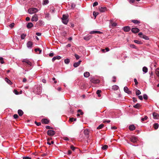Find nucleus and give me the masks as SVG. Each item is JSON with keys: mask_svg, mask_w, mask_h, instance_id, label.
<instances>
[{"mask_svg": "<svg viewBox=\"0 0 159 159\" xmlns=\"http://www.w3.org/2000/svg\"><path fill=\"white\" fill-rule=\"evenodd\" d=\"M143 98L145 100H147L148 97L147 95L146 94H144L143 95Z\"/></svg>", "mask_w": 159, "mask_h": 159, "instance_id": "obj_49", "label": "nucleus"}, {"mask_svg": "<svg viewBox=\"0 0 159 159\" xmlns=\"http://www.w3.org/2000/svg\"><path fill=\"white\" fill-rule=\"evenodd\" d=\"M132 22L135 24H138L140 23V21L137 20H132Z\"/></svg>", "mask_w": 159, "mask_h": 159, "instance_id": "obj_28", "label": "nucleus"}, {"mask_svg": "<svg viewBox=\"0 0 159 159\" xmlns=\"http://www.w3.org/2000/svg\"><path fill=\"white\" fill-rule=\"evenodd\" d=\"M153 118L155 119H159V114L154 112L152 114Z\"/></svg>", "mask_w": 159, "mask_h": 159, "instance_id": "obj_10", "label": "nucleus"}, {"mask_svg": "<svg viewBox=\"0 0 159 159\" xmlns=\"http://www.w3.org/2000/svg\"><path fill=\"white\" fill-rule=\"evenodd\" d=\"M74 56H75V57L76 58L77 60H78L79 59V58H80V57L79 56L78 54H75L74 55Z\"/></svg>", "mask_w": 159, "mask_h": 159, "instance_id": "obj_48", "label": "nucleus"}, {"mask_svg": "<svg viewBox=\"0 0 159 159\" xmlns=\"http://www.w3.org/2000/svg\"><path fill=\"white\" fill-rule=\"evenodd\" d=\"M68 15H63L62 17L61 18V19L62 20L63 23L65 24H67L68 22Z\"/></svg>", "mask_w": 159, "mask_h": 159, "instance_id": "obj_1", "label": "nucleus"}, {"mask_svg": "<svg viewBox=\"0 0 159 159\" xmlns=\"http://www.w3.org/2000/svg\"><path fill=\"white\" fill-rule=\"evenodd\" d=\"M130 47L132 48H136V46L134 44H130Z\"/></svg>", "mask_w": 159, "mask_h": 159, "instance_id": "obj_59", "label": "nucleus"}, {"mask_svg": "<svg viewBox=\"0 0 159 159\" xmlns=\"http://www.w3.org/2000/svg\"><path fill=\"white\" fill-rule=\"evenodd\" d=\"M38 11V9L35 8H31L28 9V12L30 14H32L37 12Z\"/></svg>", "mask_w": 159, "mask_h": 159, "instance_id": "obj_2", "label": "nucleus"}, {"mask_svg": "<svg viewBox=\"0 0 159 159\" xmlns=\"http://www.w3.org/2000/svg\"><path fill=\"white\" fill-rule=\"evenodd\" d=\"M82 61L81 60H79L78 62H75L73 66L75 67H77L80 64L81 62Z\"/></svg>", "mask_w": 159, "mask_h": 159, "instance_id": "obj_13", "label": "nucleus"}, {"mask_svg": "<svg viewBox=\"0 0 159 159\" xmlns=\"http://www.w3.org/2000/svg\"><path fill=\"white\" fill-rule=\"evenodd\" d=\"M18 113L20 116H21L23 114V112L22 110L19 109L18 111Z\"/></svg>", "mask_w": 159, "mask_h": 159, "instance_id": "obj_21", "label": "nucleus"}, {"mask_svg": "<svg viewBox=\"0 0 159 159\" xmlns=\"http://www.w3.org/2000/svg\"><path fill=\"white\" fill-rule=\"evenodd\" d=\"M90 81L93 83H98L99 81L98 79H95L94 77H93L91 78Z\"/></svg>", "mask_w": 159, "mask_h": 159, "instance_id": "obj_7", "label": "nucleus"}, {"mask_svg": "<svg viewBox=\"0 0 159 159\" xmlns=\"http://www.w3.org/2000/svg\"><path fill=\"white\" fill-rule=\"evenodd\" d=\"M108 148L107 145H105L102 147V149L103 150L106 149Z\"/></svg>", "mask_w": 159, "mask_h": 159, "instance_id": "obj_40", "label": "nucleus"}, {"mask_svg": "<svg viewBox=\"0 0 159 159\" xmlns=\"http://www.w3.org/2000/svg\"><path fill=\"white\" fill-rule=\"evenodd\" d=\"M148 118V117L147 116H145L144 118H141V121L142 122H143L145 120H147Z\"/></svg>", "mask_w": 159, "mask_h": 159, "instance_id": "obj_42", "label": "nucleus"}, {"mask_svg": "<svg viewBox=\"0 0 159 159\" xmlns=\"http://www.w3.org/2000/svg\"><path fill=\"white\" fill-rule=\"evenodd\" d=\"M131 29L130 27L129 26H125L123 28L124 30L126 32H128Z\"/></svg>", "mask_w": 159, "mask_h": 159, "instance_id": "obj_11", "label": "nucleus"}, {"mask_svg": "<svg viewBox=\"0 0 159 159\" xmlns=\"http://www.w3.org/2000/svg\"><path fill=\"white\" fill-rule=\"evenodd\" d=\"M46 128L48 129H53V128L52 127L49 126H47L46 127Z\"/></svg>", "mask_w": 159, "mask_h": 159, "instance_id": "obj_55", "label": "nucleus"}, {"mask_svg": "<svg viewBox=\"0 0 159 159\" xmlns=\"http://www.w3.org/2000/svg\"><path fill=\"white\" fill-rule=\"evenodd\" d=\"M129 129L130 130H133L135 129V127L134 125H132L129 126Z\"/></svg>", "mask_w": 159, "mask_h": 159, "instance_id": "obj_17", "label": "nucleus"}, {"mask_svg": "<svg viewBox=\"0 0 159 159\" xmlns=\"http://www.w3.org/2000/svg\"><path fill=\"white\" fill-rule=\"evenodd\" d=\"M0 62L1 64H3L4 63L3 59L2 57H0Z\"/></svg>", "mask_w": 159, "mask_h": 159, "instance_id": "obj_47", "label": "nucleus"}, {"mask_svg": "<svg viewBox=\"0 0 159 159\" xmlns=\"http://www.w3.org/2000/svg\"><path fill=\"white\" fill-rule=\"evenodd\" d=\"M141 38H143L146 40H149V38L147 36L143 35Z\"/></svg>", "mask_w": 159, "mask_h": 159, "instance_id": "obj_38", "label": "nucleus"}, {"mask_svg": "<svg viewBox=\"0 0 159 159\" xmlns=\"http://www.w3.org/2000/svg\"><path fill=\"white\" fill-rule=\"evenodd\" d=\"M99 11L102 12H103L106 11H107V9L106 7H99Z\"/></svg>", "mask_w": 159, "mask_h": 159, "instance_id": "obj_9", "label": "nucleus"}, {"mask_svg": "<svg viewBox=\"0 0 159 159\" xmlns=\"http://www.w3.org/2000/svg\"><path fill=\"white\" fill-rule=\"evenodd\" d=\"M77 112L78 113H80V115H82L84 114V113L82 111V110L81 109H79L77 111Z\"/></svg>", "mask_w": 159, "mask_h": 159, "instance_id": "obj_46", "label": "nucleus"}, {"mask_svg": "<svg viewBox=\"0 0 159 159\" xmlns=\"http://www.w3.org/2000/svg\"><path fill=\"white\" fill-rule=\"evenodd\" d=\"M33 26V24L31 22L29 23L27 25V27L28 28H30Z\"/></svg>", "mask_w": 159, "mask_h": 159, "instance_id": "obj_20", "label": "nucleus"}, {"mask_svg": "<svg viewBox=\"0 0 159 159\" xmlns=\"http://www.w3.org/2000/svg\"><path fill=\"white\" fill-rule=\"evenodd\" d=\"M61 58V57L60 56H57L55 57H54L52 59V61L53 62L56 59L59 60Z\"/></svg>", "mask_w": 159, "mask_h": 159, "instance_id": "obj_15", "label": "nucleus"}, {"mask_svg": "<svg viewBox=\"0 0 159 159\" xmlns=\"http://www.w3.org/2000/svg\"><path fill=\"white\" fill-rule=\"evenodd\" d=\"M98 3L97 2H95L93 4V6L95 7L98 5Z\"/></svg>", "mask_w": 159, "mask_h": 159, "instance_id": "obj_53", "label": "nucleus"}, {"mask_svg": "<svg viewBox=\"0 0 159 159\" xmlns=\"http://www.w3.org/2000/svg\"><path fill=\"white\" fill-rule=\"evenodd\" d=\"M52 139V138H48L47 139V144H49V145H51V144H53L54 143V142L53 141H52L51 142V143H50L49 142V141L50 140H51Z\"/></svg>", "mask_w": 159, "mask_h": 159, "instance_id": "obj_18", "label": "nucleus"}, {"mask_svg": "<svg viewBox=\"0 0 159 159\" xmlns=\"http://www.w3.org/2000/svg\"><path fill=\"white\" fill-rule=\"evenodd\" d=\"M104 126V125L103 124L100 125L97 128V129H102Z\"/></svg>", "mask_w": 159, "mask_h": 159, "instance_id": "obj_34", "label": "nucleus"}, {"mask_svg": "<svg viewBox=\"0 0 159 159\" xmlns=\"http://www.w3.org/2000/svg\"><path fill=\"white\" fill-rule=\"evenodd\" d=\"M14 92L17 95L19 94L18 92L16 89L14 90Z\"/></svg>", "mask_w": 159, "mask_h": 159, "instance_id": "obj_60", "label": "nucleus"}, {"mask_svg": "<svg viewBox=\"0 0 159 159\" xmlns=\"http://www.w3.org/2000/svg\"><path fill=\"white\" fill-rule=\"evenodd\" d=\"M90 33L91 34H95V33L101 34L102 33V32L99 31H93L90 32Z\"/></svg>", "mask_w": 159, "mask_h": 159, "instance_id": "obj_16", "label": "nucleus"}, {"mask_svg": "<svg viewBox=\"0 0 159 159\" xmlns=\"http://www.w3.org/2000/svg\"><path fill=\"white\" fill-rule=\"evenodd\" d=\"M33 43L31 41H29L27 43V46L28 48H31L32 47Z\"/></svg>", "mask_w": 159, "mask_h": 159, "instance_id": "obj_14", "label": "nucleus"}, {"mask_svg": "<svg viewBox=\"0 0 159 159\" xmlns=\"http://www.w3.org/2000/svg\"><path fill=\"white\" fill-rule=\"evenodd\" d=\"M138 35L140 37L142 38L143 35V33L142 32H140L138 34Z\"/></svg>", "mask_w": 159, "mask_h": 159, "instance_id": "obj_57", "label": "nucleus"}, {"mask_svg": "<svg viewBox=\"0 0 159 159\" xmlns=\"http://www.w3.org/2000/svg\"><path fill=\"white\" fill-rule=\"evenodd\" d=\"M70 59L68 58H66L64 60L65 63L66 64H68L70 62Z\"/></svg>", "mask_w": 159, "mask_h": 159, "instance_id": "obj_32", "label": "nucleus"}, {"mask_svg": "<svg viewBox=\"0 0 159 159\" xmlns=\"http://www.w3.org/2000/svg\"><path fill=\"white\" fill-rule=\"evenodd\" d=\"M35 124L37 126H39L41 125L40 122H37L36 121L35 122Z\"/></svg>", "mask_w": 159, "mask_h": 159, "instance_id": "obj_52", "label": "nucleus"}, {"mask_svg": "<svg viewBox=\"0 0 159 159\" xmlns=\"http://www.w3.org/2000/svg\"><path fill=\"white\" fill-rule=\"evenodd\" d=\"M43 22L42 20H39L38 22V25L40 26L43 25Z\"/></svg>", "mask_w": 159, "mask_h": 159, "instance_id": "obj_29", "label": "nucleus"}, {"mask_svg": "<svg viewBox=\"0 0 159 159\" xmlns=\"http://www.w3.org/2000/svg\"><path fill=\"white\" fill-rule=\"evenodd\" d=\"M14 23H13L9 25V26L11 28H12L14 26Z\"/></svg>", "mask_w": 159, "mask_h": 159, "instance_id": "obj_50", "label": "nucleus"}, {"mask_svg": "<svg viewBox=\"0 0 159 159\" xmlns=\"http://www.w3.org/2000/svg\"><path fill=\"white\" fill-rule=\"evenodd\" d=\"M13 117L15 119H17V118H18V115L17 114H14L13 115Z\"/></svg>", "mask_w": 159, "mask_h": 159, "instance_id": "obj_51", "label": "nucleus"}, {"mask_svg": "<svg viewBox=\"0 0 159 159\" xmlns=\"http://www.w3.org/2000/svg\"><path fill=\"white\" fill-rule=\"evenodd\" d=\"M130 141L133 143H136L138 140L137 137L135 136H132L129 138Z\"/></svg>", "mask_w": 159, "mask_h": 159, "instance_id": "obj_4", "label": "nucleus"}, {"mask_svg": "<svg viewBox=\"0 0 159 159\" xmlns=\"http://www.w3.org/2000/svg\"><path fill=\"white\" fill-rule=\"evenodd\" d=\"M140 107V105L139 103H137L136 105L133 106V107L136 108H138Z\"/></svg>", "mask_w": 159, "mask_h": 159, "instance_id": "obj_31", "label": "nucleus"}, {"mask_svg": "<svg viewBox=\"0 0 159 159\" xmlns=\"http://www.w3.org/2000/svg\"><path fill=\"white\" fill-rule=\"evenodd\" d=\"M84 76L86 78L89 77L90 75V73L88 72H85L84 74Z\"/></svg>", "mask_w": 159, "mask_h": 159, "instance_id": "obj_22", "label": "nucleus"}, {"mask_svg": "<svg viewBox=\"0 0 159 159\" xmlns=\"http://www.w3.org/2000/svg\"><path fill=\"white\" fill-rule=\"evenodd\" d=\"M84 133L86 135H88L89 134V131L88 129H85L84 131Z\"/></svg>", "mask_w": 159, "mask_h": 159, "instance_id": "obj_26", "label": "nucleus"}, {"mask_svg": "<svg viewBox=\"0 0 159 159\" xmlns=\"http://www.w3.org/2000/svg\"><path fill=\"white\" fill-rule=\"evenodd\" d=\"M93 15L95 17V18L96 16L99 14L98 12H96L95 11H93Z\"/></svg>", "mask_w": 159, "mask_h": 159, "instance_id": "obj_43", "label": "nucleus"}, {"mask_svg": "<svg viewBox=\"0 0 159 159\" xmlns=\"http://www.w3.org/2000/svg\"><path fill=\"white\" fill-rule=\"evenodd\" d=\"M124 91L125 93H126L129 90V89L127 87H125L124 88Z\"/></svg>", "mask_w": 159, "mask_h": 159, "instance_id": "obj_45", "label": "nucleus"}, {"mask_svg": "<svg viewBox=\"0 0 159 159\" xmlns=\"http://www.w3.org/2000/svg\"><path fill=\"white\" fill-rule=\"evenodd\" d=\"M134 43H137L138 44H142V43L140 41H138L137 40H134Z\"/></svg>", "mask_w": 159, "mask_h": 159, "instance_id": "obj_33", "label": "nucleus"}, {"mask_svg": "<svg viewBox=\"0 0 159 159\" xmlns=\"http://www.w3.org/2000/svg\"><path fill=\"white\" fill-rule=\"evenodd\" d=\"M102 92L101 90H97L96 92V93L98 94V97H100L101 96V95L100 94Z\"/></svg>", "mask_w": 159, "mask_h": 159, "instance_id": "obj_27", "label": "nucleus"}, {"mask_svg": "<svg viewBox=\"0 0 159 159\" xmlns=\"http://www.w3.org/2000/svg\"><path fill=\"white\" fill-rule=\"evenodd\" d=\"M48 2L49 1L48 0H43V4L45 5L48 4Z\"/></svg>", "mask_w": 159, "mask_h": 159, "instance_id": "obj_41", "label": "nucleus"}, {"mask_svg": "<svg viewBox=\"0 0 159 159\" xmlns=\"http://www.w3.org/2000/svg\"><path fill=\"white\" fill-rule=\"evenodd\" d=\"M5 80L7 81V83L9 84H12V82L9 80H8L7 78H5Z\"/></svg>", "mask_w": 159, "mask_h": 159, "instance_id": "obj_30", "label": "nucleus"}, {"mask_svg": "<svg viewBox=\"0 0 159 159\" xmlns=\"http://www.w3.org/2000/svg\"><path fill=\"white\" fill-rule=\"evenodd\" d=\"M141 93L139 90L137 89L136 92V95H139Z\"/></svg>", "mask_w": 159, "mask_h": 159, "instance_id": "obj_39", "label": "nucleus"}, {"mask_svg": "<svg viewBox=\"0 0 159 159\" xmlns=\"http://www.w3.org/2000/svg\"><path fill=\"white\" fill-rule=\"evenodd\" d=\"M22 62L24 63V65L27 66L28 65V67H30V66H31L32 65V63L28 60L27 59H24L23 60Z\"/></svg>", "mask_w": 159, "mask_h": 159, "instance_id": "obj_3", "label": "nucleus"}, {"mask_svg": "<svg viewBox=\"0 0 159 159\" xmlns=\"http://www.w3.org/2000/svg\"><path fill=\"white\" fill-rule=\"evenodd\" d=\"M47 133L48 135L49 136H53L55 134V132L53 130H49L47 131Z\"/></svg>", "mask_w": 159, "mask_h": 159, "instance_id": "obj_5", "label": "nucleus"}, {"mask_svg": "<svg viewBox=\"0 0 159 159\" xmlns=\"http://www.w3.org/2000/svg\"><path fill=\"white\" fill-rule=\"evenodd\" d=\"M159 127V125L158 123H155L153 125V127L155 129H157Z\"/></svg>", "mask_w": 159, "mask_h": 159, "instance_id": "obj_25", "label": "nucleus"}, {"mask_svg": "<svg viewBox=\"0 0 159 159\" xmlns=\"http://www.w3.org/2000/svg\"><path fill=\"white\" fill-rule=\"evenodd\" d=\"M131 31L134 33H137L139 32L140 30L136 27L132 28L131 29Z\"/></svg>", "mask_w": 159, "mask_h": 159, "instance_id": "obj_6", "label": "nucleus"}, {"mask_svg": "<svg viewBox=\"0 0 159 159\" xmlns=\"http://www.w3.org/2000/svg\"><path fill=\"white\" fill-rule=\"evenodd\" d=\"M119 88V87L116 85H114L112 87V89L114 90H118Z\"/></svg>", "mask_w": 159, "mask_h": 159, "instance_id": "obj_19", "label": "nucleus"}, {"mask_svg": "<svg viewBox=\"0 0 159 159\" xmlns=\"http://www.w3.org/2000/svg\"><path fill=\"white\" fill-rule=\"evenodd\" d=\"M23 159H31V158L28 157H23Z\"/></svg>", "mask_w": 159, "mask_h": 159, "instance_id": "obj_61", "label": "nucleus"}, {"mask_svg": "<svg viewBox=\"0 0 159 159\" xmlns=\"http://www.w3.org/2000/svg\"><path fill=\"white\" fill-rule=\"evenodd\" d=\"M71 8L74 9L75 7V5L73 3H72L71 5Z\"/></svg>", "mask_w": 159, "mask_h": 159, "instance_id": "obj_63", "label": "nucleus"}, {"mask_svg": "<svg viewBox=\"0 0 159 159\" xmlns=\"http://www.w3.org/2000/svg\"><path fill=\"white\" fill-rule=\"evenodd\" d=\"M111 24V25H112V26H116L117 25V23H115V22H114H114L112 23V24Z\"/></svg>", "mask_w": 159, "mask_h": 159, "instance_id": "obj_58", "label": "nucleus"}, {"mask_svg": "<svg viewBox=\"0 0 159 159\" xmlns=\"http://www.w3.org/2000/svg\"><path fill=\"white\" fill-rule=\"evenodd\" d=\"M41 122L43 124H48L49 123V120L47 119H43L42 120Z\"/></svg>", "mask_w": 159, "mask_h": 159, "instance_id": "obj_12", "label": "nucleus"}, {"mask_svg": "<svg viewBox=\"0 0 159 159\" xmlns=\"http://www.w3.org/2000/svg\"><path fill=\"white\" fill-rule=\"evenodd\" d=\"M34 50L36 52H37L38 51H39V54H40L41 53V52H42V50H40L39 48H35V49H34Z\"/></svg>", "mask_w": 159, "mask_h": 159, "instance_id": "obj_37", "label": "nucleus"}, {"mask_svg": "<svg viewBox=\"0 0 159 159\" xmlns=\"http://www.w3.org/2000/svg\"><path fill=\"white\" fill-rule=\"evenodd\" d=\"M133 101L134 102H135L137 101L136 98L133 97Z\"/></svg>", "mask_w": 159, "mask_h": 159, "instance_id": "obj_62", "label": "nucleus"}, {"mask_svg": "<svg viewBox=\"0 0 159 159\" xmlns=\"http://www.w3.org/2000/svg\"><path fill=\"white\" fill-rule=\"evenodd\" d=\"M54 54L53 53H51L49 54V56L51 57H52L54 56Z\"/></svg>", "mask_w": 159, "mask_h": 159, "instance_id": "obj_64", "label": "nucleus"}, {"mask_svg": "<svg viewBox=\"0 0 159 159\" xmlns=\"http://www.w3.org/2000/svg\"><path fill=\"white\" fill-rule=\"evenodd\" d=\"M26 36V34H22L21 36H20V37H21V39H24L25 36Z\"/></svg>", "mask_w": 159, "mask_h": 159, "instance_id": "obj_44", "label": "nucleus"}, {"mask_svg": "<svg viewBox=\"0 0 159 159\" xmlns=\"http://www.w3.org/2000/svg\"><path fill=\"white\" fill-rule=\"evenodd\" d=\"M155 72L157 75L159 77V68H157L156 69Z\"/></svg>", "mask_w": 159, "mask_h": 159, "instance_id": "obj_35", "label": "nucleus"}, {"mask_svg": "<svg viewBox=\"0 0 159 159\" xmlns=\"http://www.w3.org/2000/svg\"><path fill=\"white\" fill-rule=\"evenodd\" d=\"M70 148L73 151H74L75 148L74 147L73 145H71L70 146Z\"/></svg>", "mask_w": 159, "mask_h": 159, "instance_id": "obj_56", "label": "nucleus"}, {"mask_svg": "<svg viewBox=\"0 0 159 159\" xmlns=\"http://www.w3.org/2000/svg\"><path fill=\"white\" fill-rule=\"evenodd\" d=\"M148 69L145 66H144L143 68V72L145 73H147L148 72Z\"/></svg>", "mask_w": 159, "mask_h": 159, "instance_id": "obj_24", "label": "nucleus"}, {"mask_svg": "<svg viewBox=\"0 0 159 159\" xmlns=\"http://www.w3.org/2000/svg\"><path fill=\"white\" fill-rule=\"evenodd\" d=\"M91 38H92V36L91 35H90V36L85 37L84 38V39L85 40L88 41V40H89Z\"/></svg>", "mask_w": 159, "mask_h": 159, "instance_id": "obj_23", "label": "nucleus"}, {"mask_svg": "<svg viewBox=\"0 0 159 159\" xmlns=\"http://www.w3.org/2000/svg\"><path fill=\"white\" fill-rule=\"evenodd\" d=\"M76 120V118H74L73 117L70 118L69 119V121L72 122L73 121H75Z\"/></svg>", "mask_w": 159, "mask_h": 159, "instance_id": "obj_36", "label": "nucleus"}, {"mask_svg": "<svg viewBox=\"0 0 159 159\" xmlns=\"http://www.w3.org/2000/svg\"><path fill=\"white\" fill-rule=\"evenodd\" d=\"M38 20V16L37 14L34 15L31 19L32 21H36Z\"/></svg>", "mask_w": 159, "mask_h": 159, "instance_id": "obj_8", "label": "nucleus"}, {"mask_svg": "<svg viewBox=\"0 0 159 159\" xmlns=\"http://www.w3.org/2000/svg\"><path fill=\"white\" fill-rule=\"evenodd\" d=\"M134 81L135 82V84L136 85H137L138 84V83L137 82V79H135V78L134 79Z\"/></svg>", "mask_w": 159, "mask_h": 159, "instance_id": "obj_54", "label": "nucleus"}]
</instances>
